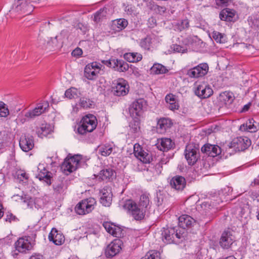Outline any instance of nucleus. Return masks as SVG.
I'll return each mask as SVG.
<instances>
[{"mask_svg":"<svg viewBox=\"0 0 259 259\" xmlns=\"http://www.w3.org/2000/svg\"><path fill=\"white\" fill-rule=\"evenodd\" d=\"M102 62L106 66L114 68L119 72H124L128 70V64L125 61L118 59L103 60Z\"/></svg>","mask_w":259,"mask_h":259,"instance_id":"obj_14","label":"nucleus"},{"mask_svg":"<svg viewBox=\"0 0 259 259\" xmlns=\"http://www.w3.org/2000/svg\"><path fill=\"white\" fill-rule=\"evenodd\" d=\"M54 189L56 193L63 194L67 189V186L65 183L61 182L55 185Z\"/></svg>","mask_w":259,"mask_h":259,"instance_id":"obj_45","label":"nucleus"},{"mask_svg":"<svg viewBox=\"0 0 259 259\" xmlns=\"http://www.w3.org/2000/svg\"><path fill=\"white\" fill-rule=\"evenodd\" d=\"M9 114V110L6 104L0 101V117H6Z\"/></svg>","mask_w":259,"mask_h":259,"instance_id":"obj_48","label":"nucleus"},{"mask_svg":"<svg viewBox=\"0 0 259 259\" xmlns=\"http://www.w3.org/2000/svg\"><path fill=\"white\" fill-rule=\"evenodd\" d=\"M97 123V119L95 115H86L80 120L77 130V133L83 135L92 132L96 128Z\"/></svg>","mask_w":259,"mask_h":259,"instance_id":"obj_1","label":"nucleus"},{"mask_svg":"<svg viewBox=\"0 0 259 259\" xmlns=\"http://www.w3.org/2000/svg\"><path fill=\"white\" fill-rule=\"evenodd\" d=\"M124 58L129 62H138L142 59V55L138 53H127L124 55Z\"/></svg>","mask_w":259,"mask_h":259,"instance_id":"obj_36","label":"nucleus"},{"mask_svg":"<svg viewBox=\"0 0 259 259\" xmlns=\"http://www.w3.org/2000/svg\"><path fill=\"white\" fill-rule=\"evenodd\" d=\"M186 184L185 179L180 176L174 177L170 180L171 187L176 190H182L185 187Z\"/></svg>","mask_w":259,"mask_h":259,"instance_id":"obj_25","label":"nucleus"},{"mask_svg":"<svg viewBox=\"0 0 259 259\" xmlns=\"http://www.w3.org/2000/svg\"><path fill=\"white\" fill-rule=\"evenodd\" d=\"M140 155L139 156H136V157L144 163H149L152 159L151 154L147 153L144 150L140 153Z\"/></svg>","mask_w":259,"mask_h":259,"instance_id":"obj_44","label":"nucleus"},{"mask_svg":"<svg viewBox=\"0 0 259 259\" xmlns=\"http://www.w3.org/2000/svg\"><path fill=\"white\" fill-rule=\"evenodd\" d=\"M134 121L131 122L130 126L133 132L136 133L140 130V119H133Z\"/></svg>","mask_w":259,"mask_h":259,"instance_id":"obj_50","label":"nucleus"},{"mask_svg":"<svg viewBox=\"0 0 259 259\" xmlns=\"http://www.w3.org/2000/svg\"><path fill=\"white\" fill-rule=\"evenodd\" d=\"M31 8L26 0H14L10 13L12 17H16L20 15L30 13Z\"/></svg>","mask_w":259,"mask_h":259,"instance_id":"obj_6","label":"nucleus"},{"mask_svg":"<svg viewBox=\"0 0 259 259\" xmlns=\"http://www.w3.org/2000/svg\"><path fill=\"white\" fill-rule=\"evenodd\" d=\"M162 236L163 241L166 243L178 242L179 239L184 238L183 233L178 232L175 228L164 229Z\"/></svg>","mask_w":259,"mask_h":259,"instance_id":"obj_7","label":"nucleus"},{"mask_svg":"<svg viewBox=\"0 0 259 259\" xmlns=\"http://www.w3.org/2000/svg\"><path fill=\"white\" fill-rule=\"evenodd\" d=\"M82 53V51L81 49L80 48H77L73 50V51L72 53V55L74 56H79L81 55Z\"/></svg>","mask_w":259,"mask_h":259,"instance_id":"obj_59","label":"nucleus"},{"mask_svg":"<svg viewBox=\"0 0 259 259\" xmlns=\"http://www.w3.org/2000/svg\"><path fill=\"white\" fill-rule=\"evenodd\" d=\"M122 242L120 239H115L107 247L105 251L107 257H113L118 254L121 249Z\"/></svg>","mask_w":259,"mask_h":259,"instance_id":"obj_17","label":"nucleus"},{"mask_svg":"<svg viewBox=\"0 0 259 259\" xmlns=\"http://www.w3.org/2000/svg\"><path fill=\"white\" fill-rule=\"evenodd\" d=\"M79 104L83 108H90L93 105V102L88 98L82 97L80 99Z\"/></svg>","mask_w":259,"mask_h":259,"instance_id":"obj_47","label":"nucleus"},{"mask_svg":"<svg viewBox=\"0 0 259 259\" xmlns=\"http://www.w3.org/2000/svg\"><path fill=\"white\" fill-rule=\"evenodd\" d=\"M235 241V237L230 231H225L220 239V245L224 249H229Z\"/></svg>","mask_w":259,"mask_h":259,"instance_id":"obj_18","label":"nucleus"},{"mask_svg":"<svg viewBox=\"0 0 259 259\" xmlns=\"http://www.w3.org/2000/svg\"><path fill=\"white\" fill-rule=\"evenodd\" d=\"M195 223V220L189 215L183 214L179 218V225L183 229L190 228Z\"/></svg>","mask_w":259,"mask_h":259,"instance_id":"obj_28","label":"nucleus"},{"mask_svg":"<svg viewBox=\"0 0 259 259\" xmlns=\"http://www.w3.org/2000/svg\"><path fill=\"white\" fill-rule=\"evenodd\" d=\"M37 175L36 178L39 180L44 181L48 185H50L51 182V176L50 172L45 168L44 164L39 163L37 168Z\"/></svg>","mask_w":259,"mask_h":259,"instance_id":"obj_23","label":"nucleus"},{"mask_svg":"<svg viewBox=\"0 0 259 259\" xmlns=\"http://www.w3.org/2000/svg\"><path fill=\"white\" fill-rule=\"evenodd\" d=\"M5 221L11 223L12 222H15L17 220V218L11 213H8L5 217Z\"/></svg>","mask_w":259,"mask_h":259,"instance_id":"obj_53","label":"nucleus"},{"mask_svg":"<svg viewBox=\"0 0 259 259\" xmlns=\"http://www.w3.org/2000/svg\"><path fill=\"white\" fill-rule=\"evenodd\" d=\"M143 150V148L139 144H135L134 146V153L135 156H139L140 155V153Z\"/></svg>","mask_w":259,"mask_h":259,"instance_id":"obj_52","label":"nucleus"},{"mask_svg":"<svg viewBox=\"0 0 259 259\" xmlns=\"http://www.w3.org/2000/svg\"><path fill=\"white\" fill-rule=\"evenodd\" d=\"M165 101L168 104V107L171 110H177L179 108V104L177 99L173 94L167 95L165 97Z\"/></svg>","mask_w":259,"mask_h":259,"instance_id":"obj_33","label":"nucleus"},{"mask_svg":"<svg viewBox=\"0 0 259 259\" xmlns=\"http://www.w3.org/2000/svg\"><path fill=\"white\" fill-rule=\"evenodd\" d=\"M147 106V102L144 99H140L135 101L128 108L130 116L133 119H140L146 110Z\"/></svg>","mask_w":259,"mask_h":259,"instance_id":"obj_4","label":"nucleus"},{"mask_svg":"<svg viewBox=\"0 0 259 259\" xmlns=\"http://www.w3.org/2000/svg\"><path fill=\"white\" fill-rule=\"evenodd\" d=\"M252 121H253V119H249L245 124L241 125L239 130L241 131H247L249 132H255L256 128L254 125Z\"/></svg>","mask_w":259,"mask_h":259,"instance_id":"obj_37","label":"nucleus"},{"mask_svg":"<svg viewBox=\"0 0 259 259\" xmlns=\"http://www.w3.org/2000/svg\"><path fill=\"white\" fill-rule=\"evenodd\" d=\"M234 97L232 93L224 92L220 94L218 100L222 105H229L234 101Z\"/></svg>","mask_w":259,"mask_h":259,"instance_id":"obj_29","label":"nucleus"},{"mask_svg":"<svg viewBox=\"0 0 259 259\" xmlns=\"http://www.w3.org/2000/svg\"><path fill=\"white\" fill-rule=\"evenodd\" d=\"M64 95L67 98L72 99L78 97L80 93L76 88H71L66 91Z\"/></svg>","mask_w":259,"mask_h":259,"instance_id":"obj_38","label":"nucleus"},{"mask_svg":"<svg viewBox=\"0 0 259 259\" xmlns=\"http://www.w3.org/2000/svg\"><path fill=\"white\" fill-rule=\"evenodd\" d=\"M151 71L153 73L159 74L166 73L167 70L164 66L160 64H155L151 67Z\"/></svg>","mask_w":259,"mask_h":259,"instance_id":"obj_41","label":"nucleus"},{"mask_svg":"<svg viewBox=\"0 0 259 259\" xmlns=\"http://www.w3.org/2000/svg\"><path fill=\"white\" fill-rule=\"evenodd\" d=\"M49 239L57 245H61L63 243L65 240L63 234L59 232L55 228L52 229L50 233Z\"/></svg>","mask_w":259,"mask_h":259,"instance_id":"obj_24","label":"nucleus"},{"mask_svg":"<svg viewBox=\"0 0 259 259\" xmlns=\"http://www.w3.org/2000/svg\"><path fill=\"white\" fill-rule=\"evenodd\" d=\"M250 104L245 105L243 108V109H242L243 111H247L250 107Z\"/></svg>","mask_w":259,"mask_h":259,"instance_id":"obj_61","label":"nucleus"},{"mask_svg":"<svg viewBox=\"0 0 259 259\" xmlns=\"http://www.w3.org/2000/svg\"><path fill=\"white\" fill-rule=\"evenodd\" d=\"M112 147L110 145H104L99 147V153L104 156L109 155L112 152Z\"/></svg>","mask_w":259,"mask_h":259,"instance_id":"obj_39","label":"nucleus"},{"mask_svg":"<svg viewBox=\"0 0 259 259\" xmlns=\"http://www.w3.org/2000/svg\"><path fill=\"white\" fill-rule=\"evenodd\" d=\"M128 89L129 86L126 81L123 78H118L115 81L113 91L116 96H125L128 93Z\"/></svg>","mask_w":259,"mask_h":259,"instance_id":"obj_15","label":"nucleus"},{"mask_svg":"<svg viewBox=\"0 0 259 259\" xmlns=\"http://www.w3.org/2000/svg\"><path fill=\"white\" fill-rule=\"evenodd\" d=\"M251 145L250 140L246 137H240L234 138L232 142L227 145L226 152L231 154L230 150L232 149L235 151H243Z\"/></svg>","mask_w":259,"mask_h":259,"instance_id":"obj_3","label":"nucleus"},{"mask_svg":"<svg viewBox=\"0 0 259 259\" xmlns=\"http://www.w3.org/2000/svg\"><path fill=\"white\" fill-rule=\"evenodd\" d=\"M107 14V9L103 8L100 9L94 14V20L98 22L106 17Z\"/></svg>","mask_w":259,"mask_h":259,"instance_id":"obj_40","label":"nucleus"},{"mask_svg":"<svg viewBox=\"0 0 259 259\" xmlns=\"http://www.w3.org/2000/svg\"><path fill=\"white\" fill-rule=\"evenodd\" d=\"M172 48L174 50V51L178 53H184L186 52V50L183 47L178 45H173Z\"/></svg>","mask_w":259,"mask_h":259,"instance_id":"obj_54","label":"nucleus"},{"mask_svg":"<svg viewBox=\"0 0 259 259\" xmlns=\"http://www.w3.org/2000/svg\"><path fill=\"white\" fill-rule=\"evenodd\" d=\"M113 26H116L117 29V31H120L125 28L128 22L125 19H118L113 21Z\"/></svg>","mask_w":259,"mask_h":259,"instance_id":"obj_43","label":"nucleus"},{"mask_svg":"<svg viewBox=\"0 0 259 259\" xmlns=\"http://www.w3.org/2000/svg\"><path fill=\"white\" fill-rule=\"evenodd\" d=\"M150 204L148 194H143L140 196L139 205L143 209L147 208Z\"/></svg>","mask_w":259,"mask_h":259,"instance_id":"obj_42","label":"nucleus"},{"mask_svg":"<svg viewBox=\"0 0 259 259\" xmlns=\"http://www.w3.org/2000/svg\"><path fill=\"white\" fill-rule=\"evenodd\" d=\"M103 226L106 231L114 237H120L121 235V230L120 228L110 222H104Z\"/></svg>","mask_w":259,"mask_h":259,"instance_id":"obj_26","label":"nucleus"},{"mask_svg":"<svg viewBox=\"0 0 259 259\" xmlns=\"http://www.w3.org/2000/svg\"><path fill=\"white\" fill-rule=\"evenodd\" d=\"M208 70V66L206 63H201L198 66L189 69L187 75L190 77L197 78L205 75Z\"/></svg>","mask_w":259,"mask_h":259,"instance_id":"obj_16","label":"nucleus"},{"mask_svg":"<svg viewBox=\"0 0 259 259\" xmlns=\"http://www.w3.org/2000/svg\"><path fill=\"white\" fill-rule=\"evenodd\" d=\"M181 26L183 29L188 28L189 27V22L188 20H183L181 22Z\"/></svg>","mask_w":259,"mask_h":259,"instance_id":"obj_58","label":"nucleus"},{"mask_svg":"<svg viewBox=\"0 0 259 259\" xmlns=\"http://www.w3.org/2000/svg\"><path fill=\"white\" fill-rule=\"evenodd\" d=\"M22 200L24 204H26L27 208L32 209H38L43 205V200L41 198H32L28 196L22 197Z\"/></svg>","mask_w":259,"mask_h":259,"instance_id":"obj_20","label":"nucleus"},{"mask_svg":"<svg viewBox=\"0 0 259 259\" xmlns=\"http://www.w3.org/2000/svg\"><path fill=\"white\" fill-rule=\"evenodd\" d=\"M82 156L77 154L72 156L69 154L61 165V169L63 173L68 175L76 170L80 166Z\"/></svg>","mask_w":259,"mask_h":259,"instance_id":"obj_2","label":"nucleus"},{"mask_svg":"<svg viewBox=\"0 0 259 259\" xmlns=\"http://www.w3.org/2000/svg\"><path fill=\"white\" fill-rule=\"evenodd\" d=\"M162 163H158L156 164L155 170L156 174L159 175L161 173L162 168Z\"/></svg>","mask_w":259,"mask_h":259,"instance_id":"obj_56","label":"nucleus"},{"mask_svg":"<svg viewBox=\"0 0 259 259\" xmlns=\"http://www.w3.org/2000/svg\"><path fill=\"white\" fill-rule=\"evenodd\" d=\"M133 73L134 74L135 76L136 77H138L140 76V74L139 73V71L137 70H134L133 72Z\"/></svg>","mask_w":259,"mask_h":259,"instance_id":"obj_63","label":"nucleus"},{"mask_svg":"<svg viewBox=\"0 0 259 259\" xmlns=\"http://www.w3.org/2000/svg\"><path fill=\"white\" fill-rule=\"evenodd\" d=\"M235 11L229 9L223 10L220 14V18L223 21H232L235 16Z\"/></svg>","mask_w":259,"mask_h":259,"instance_id":"obj_35","label":"nucleus"},{"mask_svg":"<svg viewBox=\"0 0 259 259\" xmlns=\"http://www.w3.org/2000/svg\"><path fill=\"white\" fill-rule=\"evenodd\" d=\"M172 125L170 119L166 118H162L158 120L157 129L159 133L162 134L165 132L166 130L169 128Z\"/></svg>","mask_w":259,"mask_h":259,"instance_id":"obj_30","label":"nucleus"},{"mask_svg":"<svg viewBox=\"0 0 259 259\" xmlns=\"http://www.w3.org/2000/svg\"><path fill=\"white\" fill-rule=\"evenodd\" d=\"M224 150L218 145L205 144L201 148V151L209 156L214 157L220 155Z\"/></svg>","mask_w":259,"mask_h":259,"instance_id":"obj_22","label":"nucleus"},{"mask_svg":"<svg viewBox=\"0 0 259 259\" xmlns=\"http://www.w3.org/2000/svg\"><path fill=\"white\" fill-rule=\"evenodd\" d=\"M103 66L100 63L94 62L87 65L84 69V75L88 79L95 80L102 70Z\"/></svg>","mask_w":259,"mask_h":259,"instance_id":"obj_8","label":"nucleus"},{"mask_svg":"<svg viewBox=\"0 0 259 259\" xmlns=\"http://www.w3.org/2000/svg\"><path fill=\"white\" fill-rule=\"evenodd\" d=\"M124 11L127 13V15H132L134 11V7L132 5L125 6L124 5Z\"/></svg>","mask_w":259,"mask_h":259,"instance_id":"obj_55","label":"nucleus"},{"mask_svg":"<svg viewBox=\"0 0 259 259\" xmlns=\"http://www.w3.org/2000/svg\"><path fill=\"white\" fill-rule=\"evenodd\" d=\"M19 145L21 149L25 152H28L34 147L33 139L32 136L23 135L20 138Z\"/></svg>","mask_w":259,"mask_h":259,"instance_id":"obj_21","label":"nucleus"},{"mask_svg":"<svg viewBox=\"0 0 259 259\" xmlns=\"http://www.w3.org/2000/svg\"><path fill=\"white\" fill-rule=\"evenodd\" d=\"M196 95L202 99L209 97L213 94V90L206 82H200L195 90Z\"/></svg>","mask_w":259,"mask_h":259,"instance_id":"obj_13","label":"nucleus"},{"mask_svg":"<svg viewBox=\"0 0 259 259\" xmlns=\"http://www.w3.org/2000/svg\"><path fill=\"white\" fill-rule=\"evenodd\" d=\"M33 245L31 238L28 236L20 238L15 242L16 249L22 253H26L31 250Z\"/></svg>","mask_w":259,"mask_h":259,"instance_id":"obj_11","label":"nucleus"},{"mask_svg":"<svg viewBox=\"0 0 259 259\" xmlns=\"http://www.w3.org/2000/svg\"><path fill=\"white\" fill-rule=\"evenodd\" d=\"M100 202L105 206H109L112 200V192L110 187L106 186L100 190Z\"/></svg>","mask_w":259,"mask_h":259,"instance_id":"obj_19","label":"nucleus"},{"mask_svg":"<svg viewBox=\"0 0 259 259\" xmlns=\"http://www.w3.org/2000/svg\"><path fill=\"white\" fill-rule=\"evenodd\" d=\"M230 0H216V4L218 6H225Z\"/></svg>","mask_w":259,"mask_h":259,"instance_id":"obj_57","label":"nucleus"},{"mask_svg":"<svg viewBox=\"0 0 259 259\" xmlns=\"http://www.w3.org/2000/svg\"><path fill=\"white\" fill-rule=\"evenodd\" d=\"M174 143L169 138H161L158 140L156 145L157 148L162 151H166L170 149L174 146Z\"/></svg>","mask_w":259,"mask_h":259,"instance_id":"obj_27","label":"nucleus"},{"mask_svg":"<svg viewBox=\"0 0 259 259\" xmlns=\"http://www.w3.org/2000/svg\"><path fill=\"white\" fill-rule=\"evenodd\" d=\"M185 157L190 165H194L199 158V148L193 143L188 144L185 148Z\"/></svg>","mask_w":259,"mask_h":259,"instance_id":"obj_9","label":"nucleus"},{"mask_svg":"<svg viewBox=\"0 0 259 259\" xmlns=\"http://www.w3.org/2000/svg\"><path fill=\"white\" fill-rule=\"evenodd\" d=\"M52 127L50 124L42 123L36 131V133L39 138H43L52 132Z\"/></svg>","mask_w":259,"mask_h":259,"instance_id":"obj_32","label":"nucleus"},{"mask_svg":"<svg viewBox=\"0 0 259 259\" xmlns=\"http://www.w3.org/2000/svg\"><path fill=\"white\" fill-rule=\"evenodd\" d=\"M153 41L150 37L147 36L145 38L141 40L140 45L141 47L146 50H149L152 46Z\"/></svg>","mask_w":259,"mask_h":259,"instance_id":"obj_46","label":"nucleus"},{"mask_svg":"<svg viewBox=\"0 0 259 259\" xmlns=\"http://www.w3.org/2000/svg\"><path fill=\"white\" fill-rule=\"evenodd\" d=\"M158 10L159 12H162L163 13L165 12L166 10V8L163 7H160L158 8Z\"/></svg>","mask_w":259,"mask_h":259,"instance_id":"obj_64","label":"nucleus"},{"mask_svg":"<svg viewBox=\"0 0 259 259\" xmlns=\"http://www.w3.org/2000/svg\"><path fill=\"white\" fill-rule=\"evenodd\" d=\"M212 37L217 42L223 43L225 41V36L219 32L215 31H213L212 33Z\"/></svg>","mask_w":259,"mask_h":259,"instance_id":"obj_49","label":"nucleus"},{"mask_svg":"<svg viewBox=\"0 0 259 259\" xmlns=\"http://www.w3.org/2000/svg\"><path fill=\"white\" fill-rule=\"evenodd\" d=\"M96 204V201L94 198L84 199L76 204L75 211L79 215H84L91 212Z\"/></svg>","mask_w":259,"mask_h":259,"instance_id":"obj_5","label":"nucleus"},{"mask_svg":"<svg viewBox=\"0 0 259 259\" xmlns=\"http://www.w3.org/2000/svg\"><path fill=\"white\" fill-rule=\"evenodd\" d=\"M29 259H44V257L41 254H35L32 255Z\"/></svg>","mask_w":259,"mask_h":259,"instance_id":"obj_60","label":"nucleus"},{"mask_svg":"<svg viewBox=\"0 0 259 259\" xmlns=\"http://www.w3.org/2000/svg\"><path fill=\"white\" fill-rule=\"evenodd\" d=\"M124 207L136 220H141L144 218V209L139 208L134 201L131 200L126 201Z\"/></svg>","mask_w":259,"mask_h":259,"instance_id":"obj_10","label":"nucleus"},{"mask_svg":"<svg viewBox=\"0 0 259 259\" xmlns=\"http://www.w3.org/2000/svg\"><path fill=\"white\" fill-rule=\"evenodd\" d=\"M49 108L48 101H44L38 103L35 108L25 113V117L28 119L34 118L46 112Z\"/></svg>","mask_w":259,"mask_h":259,"instance_id":"obj_12","label":"nucleus"},{"mask_svg":"<svg viewBox=\"0 0 259 259\" xmlns=\"http://www.w3.org/2000/svg\"><path fill=\"white\" fill-rule=\"evenodd\" d=\"M116 176L115 171L111 168H107L102 170L98 177L103 181L112 180Z\"/></svg>","mask_w":259,"mask_h":259,"instance_id":"obj_31","label":"nucleus"},{"mask_svg":"<svg viewBox=\"0 0 259 259\" xmlns=\"http://www.w3.org/2000/svg\"><path fill=\"white\" fill-rule=\"evenodd\" d=\"M149 256V259H161L160 253L157 251L151 250L146 254Z\"/></svg>","mask_w":259,"mask_h":259,"instance_id":"obj_51","label":"nucleus"},{"mask_svg":"<svg viewBox=\"0 0 259 259\" xmlns=\"http://www.w3.org/2000/svg\"><path fill=\"white\" fill-rule=\"evenodd\" d=\"M57 37L54 38H48L47 39L40 38L39 39V47H41L42 49H50L51 50L53 46V44L56 41Z\"/></svg>","mask_w":259,"mask_h":259,"instance_id":"obj_34","label":"nucleus"},{"mask_svg":"<svg viewBox=\"0 0 259 259\" xmlns=\"http://www.w3.org/2000/svg\"><path fill=\"white\" fill-rule=\"evenodd\" d=\"M22 116H19V118H18V121H17L18 123H24L26 121H25V119H22L21 118Z\"/></svg>","mask_w":259,"mask_h":259,"instance_id":"obj_62","label":"nucleus"}]
</instances>
